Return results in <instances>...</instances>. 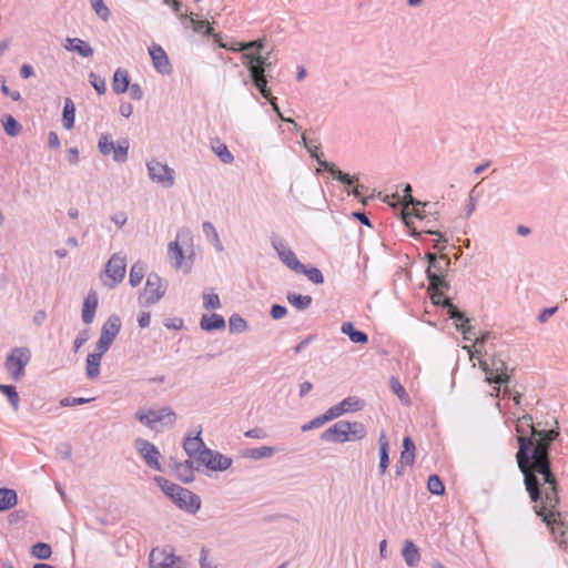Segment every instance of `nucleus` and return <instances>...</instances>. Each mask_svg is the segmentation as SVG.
<instances>
[{
    "label": "nucleus",
    "instance_id": "10",
    "mask_svg": "<svg viewBox=\"0 0 568 568\" xmlns=\"http://www.w3.org/2000/svg\"><path fill=\"white\" fill-rule=\"evenodd\" d=\"M31 359V352L27 347H16L7 356L4 367L12 379L18 382L24 376V368Z\"/></svg>",
    "mask_w": 568,
    "mask_h": 568
},
{
    "label": "nucleus",
    "instance_id": "42",
    "mask_svg": "<svg viewBox=\"0 0 568 568\" xmlns=\"http://www.w3.org/2000/svg\"><path fill=\"white\" fill-rule=\"evenodd\" d=\"M248 328L247 321L240 314H232L229 318V331L230 333H244Z\"/></svg>",
    "mask_w": 568,
    "mask_h": 568
},
{
    "label": "nucleus",
    "instance_id": "27",
    "mask_svg": "<svg viewBox=\"0 0 568 568\" xmlns=\"http://www.w3.org/2000/svg\"><path fill=\"white\" fill-rule=\"evenodd\" d=\"M402 556L406 565L410 568L417 567L420 561L419 548L414 544L413 540L406 539L403 545Z\"/></svg>",
    "mask_w": 568,
    "mask_h": 568
},
{
    "label": "nucleus",
    "instance_id": "18",
    "mask_svg": "<svg viewBox=\"0 0 568 568\" xmlns=\"http://www.w3.org/2000/svg\"><path fill=\"white\" fill-rule=\"evenodd\" d=\"M146 168L151 181L162 185L163 187H171L174 185V170L168 164L161 163L156 160H151L146 163Z\"/></svg>",
    "mask_w": 568,
    "mask_h": 568
},
{
    "label": "nucleus",
    "instance_id": "1",
    "mask_svg": "<svg viewBox=\"0 0 568 568\" xmlns=\"http://www.w3.org/2000/svg\"><path fill=\"white\" fill-rule=\"evenodd\" d=\"M554 423L555 426L549 429L531 427L530 437L518 435L516 453L517 466L523 474L530 503L542 499L544 487L547 504L552 508L560 504L559 484L552 471L550 458L551 444L560 436L558 420L555 419Z\"/></svg>",
    "mask_w": 568,
    "mask_h": 568
},
{
    "label": "nucleus",
    "instance_id": "29",
    "mask_svg": "<svg viewBox=\"0 0 568 568\" xmlns=\"http://www.w3.org/2000/svg\"><path fill=\"white\" fill-rule=\"evenodd\" d=\"M19 503L18 493L8 487H0V513L14 508Z\"/></svg>",
    "mask_w": 568,
    "mask_h": 568
},
{
    "label": "nucleus",
    "instance_id": "2",
    "mask_svg": "<svg viewBox=\"0 0 568 568\" xmlns=\"http://www.w3.org/2000/svg\"><path fill=\"white\" fill-rule=\"evenodd\" d=\"M153 479L163 491V494L169 497L178 508L191 515H195L200 510L202 505L200 496L178 484L170 481L165 477L154 476Z\"/></svg>",
    "mask_w": 568,
    "mask_h": 568
},
{
    "label": "nucleus",
    "instance_id": "6",
    "mask_svg": "<svg viewBox=\"0 0 568 568\" xmlns=\"http://www.w3.org/2000/svg\"><path fill=\"white\" fill-rule=\"evenodd\" d=\"M134 417L151 430L156 428L158 423L172 428L178 419L175 412L170 406H164L160 409L141 408L135 413Z\"/></svg>",
    "mask_w": 568,
    "mask_h": 568
},
{
    "label": "nucleus",
    "instance_id": "50",
    "mask_svg": "<svg viewBox=\"0 0 568 568\" xmlns=\"http://www.w3.org/2000/svg\"><path fill=\"white\" fill-rule=\"evenodd\" d=\"M449 318L459 322L460 324L470 323V318L460 311L453 302L446 307Z\"/></svg>",
    "mask_w": 568,
    "mask_h": 568
},
{
    "label": "nucleus",
    "instance_id": "3",
    "mask_svg": "<svg viewBox=\"0 0 568 568\" xmlns=\"http://www.w3.org/2000/svg\"><path fill=\"white\" fill-rule=\"evenodd\" d=\"M367 434L366 427L361 422H348L341 419L325 429L320 439L325 443H346L361 440Z\"/></svg>",
    "mask_w": 568,
    "mask_h": 568
},
{
    "label": "nucleus",
    "instance_id": "59",
    "mask_svg": "<svg viewBox=\"0 0 568 568\" xmlns=\"http://www.w3.org/2000/svg\"><path fill=\"white\" fill-rule=\"evenodd\" d=\"M166 4L171 7L172 11L179 17L181 22L185 23V20L189 18V16L182 11V2L180 0H171Z\"/></svg>",
    "mask_w": 568,
    "mask_h": 568
},
{
    "label": "nucleus",
    "instance_id": "11",
    "mask_svg": "<svg viewBox=\"0 0 568 568\" xmlns=\"http://www.w3.org/2000/svg\"><path fill=\"white\" fill-rule=\"evenodd\" d=\"M126 270L125 258L120 256L118 253H114L104 266L103 273L105 274L108 280H102L103 285L109 288H114L118 284H120L124 276ZM101 278H103L101 276Z\"/></svg>",
    "mask_w": 568,
    "mask_h": 568
},
{
    "label": "nucleus",
    "instance_id": "15",
    "mask_svg": "<svg viewBox=\"0 0 568 568\" xmlns=\"http://www.w3.org/2000/svg\"><path fill=\"white\" fill-rule=\"evenodd\" d=\"M179 241H182L184 244L187 241H192L191 232L187 229H181L178 231L176 240L171 241L168 245V256L171 260H174L173 266L176 270L185 265V272H190L192 266L189 263H184V252Z\"/></svg>",
    "mask_w": 568,
    "mask_h": 568
},
{
    "label": "nucleus",
    "instance_id": "34",
    "mask_svg": "<svg viewBox=\"0 0 568 568\" xmlns=\"http://www.w3.org/2000/svg\"><path fill=\"white\" fill-rule=\"evenodd\" d=\"M75 123V105L71 98L64 99L62 110V124L64 129L71 130Z\"/></svg>",
    "mask_w": 568,
    "mask_h": 568
},
{
    "label": "nucleus",
    "instance_id": "48",
    "mask_svg": "<svg viewBox=\"0 0 568 568\" xmlns=\"http://www.w3.org/2000/svg\"><path fill=\"white\" fill-rule=\"evenodd\" d=\"M389 387L394 392V394L399 398V400L404 404L409 403V396L404 388V386L400 384L399 379L395 376H392L389 378Z\"/></svg>",
    "mask_w": 568,
    "mask_h": 568
},
{
    "label": "nucleus",
    "instance_id": "58",
    "mask_svg": "<svg viewBox=\"0 0 568 568\" xmlns=\"http://www.w3.org/2000/svg\"><path fill=\"white\" fill-rule=\"evenodd\" d=\"M456 328L462 332L464 339L471 341L476 338V329L475 326L467 324H457Z\"/></svg>",
    "mask_w": 568,
    "mask_h": 568
},
{
    "label": "nucleus",
    "instance_id": "8",
    "mask_svg": "<svg viewBox=\"0 0 568 568\" xmlns=\"http://www.w3.org/2000/svg\"><path fill=\"white\" fill-rule=\"evenodd\" d=\"M535 514L541 518V520L546 524L547 528L550 530L551 535L555 538L562 537L566 534V527L560 519L561 514L557 511V507H550L547 504L546 495L542 493V499L538 503H534Z\"/></svg>",
    "mask_w": 568,
    "mask_h": 568
},
{
    "label": "nucleus",
    "instance_id": "40",
    "mask_svg": "<svg viewBox=\"0 0 568 568\" xmlns=\"http://www.w3.org/2000/svg\"><path fill=\"white\" fill-rule=\"evenodd\" d=\"M144 274H145V264L140 261L135 262L130 268V274H129L130 285L132 287H136L143 280Z\"/></svg>",
    "mask_w": 568,
    "mask_h": 568
},
{
    "label": "nucleus",
    "instance_id": "12",
    "mask_svg": "<svg viewBox=\"0 0 568 568\" xmlns=\"http://www.w3.org/2000/svg\"><path fill=\"white\" fill-rule=\"evenodd\" d=\"M121 326L122 323L120 316L118 314H111L101 327L100 337L95 344V348L106 353L120 333Z\"/></svg>",
    "mask_w": 568,
    "mask_h": 568
},
{
    "label": "nucleus",
    "instance_id": "39",
    "mask_svg": "<svg viewBox=\"0 0 568 568\" xmlns=\"http://www.w3.org/2000/svg\"><path fill=\"white\" fill-rule=\"evenodd\" d=\"M296 273L307 276V278L316 285L323 284L325 281L322 271L313 265L302 264V268H298Z\"/></svg>",
    "mask_w": 568,
    "mask_h": 568
},
{
    "label": "nucleus",
    "instance_id": "30",
    "mask_svg": "<svg viewBox=\"0 0 568 568\" xmlns=\"http://www.w3.org/2000/svg\"><path fill=\"white\" fill-rule=\"evenodd\" d=\"M341 332L354 344L368 343V335L365 332L357 329L352 322H344L341 326Z\"/></svg>",
    "mask_w": 568,
    "mask_h": 568
},
{
    "label": "nucleus",
    "instance_id": "19",
    "mask_svg": "<svg viewBox=\"0 0 568 568\" xmlns=\"http://www.w3.org/2000/svg\"><path fill=\"white\" fill-rule=\"evenodd\" d=\"M165 292L166 286L163 285L161 276L155 272L150 273L144 287L145 304H156L165 295Z\"/></svg>",
    "mask_w": 568,
    "mask_h": 568
},
{
    "label": "nucleus",
    "instance_id": "14",
    "mask_svg": "<svg viewBox=\"0 0 568 568\" xmlns=\"http://www.w3.org/2000/svg\"><path fill=\"white\" fill-rule=\"evenodd\" d=\"M196 459L214 471H224L232 466V458L221 454L217 450H213L205 446L204 449L200 450V455L196 456Z\"/></svg>",
    "mask_w": 568,
    "mask_h": 568
},
{
    "label": "nucleus",
    "instance_id": "20",
    "mask_svg": "<svg viewBox=\"0 0 568 568\" xmlns=\"http://www.w3.org/2000/svg\"><path fill=\"white\" fill-rule=\"evenodd\" d=\"M149 53L152 59L153 67L159 73L163 75H170L172 73V64L166 52L161 45L153 43L149 48Z\"/></svg>",
    "mask_w": 568,
    "mask_h": 568
},
{
    "label": "nucleus",
    "instance_id": "37",
    "mask_svg": "<svg viewBox=\"0 0 568 568\" xmlns=\"http://www.w3.org/2000/svg\"><path fill=\"white\" fill-rule=\"evenodd\" d=\"M287 302L298 311L307 310L313 302L311 295H302L294 292H288L286 295Z\"/></svg>",
    "mask_w": 568,
    "mask_h": 568
},
{
    "label": "nucleus",
    "instance_id": "16",
    "mask_svg": "<svg viewBox=\"0 0 568 568\" xmlns=\"http://www.w3.org/2000/svg\"><path fill=\"white\" fill-rule=\"evenodd\" d=\"M134 447L148 467L156 471H162V466L160 464L161 453L153 443L138 437L134 440Z\"/></svg>",
    "mask_w": 568,
    "mask_h": 568
},
{
    "label": "nucleus",
    "instance_id": "13",
    "mask_svg": "<svg viewBox=\"0 0 568 568\" xmlns=\"http://www.w3.org/2000/svg\"><path fill=\"white\" fill-rule=\"evenodd\" d=\"M490 368L493 376H486V382L496 384L495 390L500 392V386H504L505 392H510L511 376L508 374V367L504 359L493 355L490 361Z\"/></svg>",
    "mask_w": 568,
    "mask_h": 568
},
{
    "label": "nucleus",
    "instance_id": "21",
    "mask_svg": "<svg viewBox=\"0 0 568 568\" xmlns=\"http://www.w3.org/2000/svg\"><path fill=\"white\" fill-rule=\"evenodd\" d=\"M179 558L165 548L155 547L149 555L150 568H171Z\"/></svg>",
    "mask_w": 568,
    "mask_h": 568
},
{
    "label": "nucleus",
    "instance_id": "24",
    "mask_svg": "<svg viewBox=\"0 0 568 568\" xmlns=\"http://www.w3.org/2000/svg\"><path fill=\"white\" fill-rule=\"evenodd\" d=\"M99 304L98 293L91 290L85 296L82 305L81 317L84 324L89 325L93 322Z\"/></svg>",
    "mask_w": 568,
    "mask_h": 568
},
{
    "label": "nucleus",
    "instance_id": "55",
    "mask_svg": "<svg viewBox=\"0 0 568 568\" xmlns=\"http://www.w3.org/2000/svg\"><path fill=\"white\" fill-rule=\"evenodd\" d=\"M203 306L206 310H216L221 307V301L217 294H204L203 295Z\"/></svg>",
    "mask_w": 568,
    "mask_h": 568
},
{
    "label": "nucleus",
    "instance_id": "47",
    "mask_svg": "<svg viewBox=\"0 0 568 568\" xmlns=\"http://www.w3.org/2000/svg\"><path fill=\"white\" fill-rule=\"evenodd\" d=\"M202 230H203V233L205 234V236L207 239H210L211 242L214 244L216 250L223 251V245L220 241L219 234H217L214 225L211 222L206 221L202 224Z\"/></svg>",
    "mask_w": 568,
    "mask_h": 568
},
{
    "label": "nucleus",
    "instance_id": "38",
    "mask_svg": "<svg viewBox=\"0 0 568 568\" xmlns=\"http://www.w3.org/2000/svg\"><path fill=\"white\" fill-rule=\"evenodd\" d=\"M212 150L222 163L231 164L234 161V156L226 144L221 142L219 139H216L212 144Z\"/></svg>",
    "mask_w": 568,
    "mask_h": 568
},
{
    "label": "nucleus",
    "instance_id": "43",
    "mask_svg": "<svg viewBox=\"0 0 568 568\" xmlns=\"http://www.w3.org/2000/svg\"><path fill=\"white\" fill-rule=\"evenodd\" d=\"M0 393L3 394L14 410H18L20 397L14 385L0 384Z\"/></svg>",
    "mask_w": 568,
    "mask_h": 568
},
{
    "label": "nucleus",
    "instance_id": "26",
    "mask_svg": "<svg viewBox=\"0 0 568 568\" xmlns=\"http://www.w3.org/2000/svg\"><path fill=\"white\" fill-rule=\"evenodd\" d=\"M201 434L202 430L200 429L194 436L187 435L183 440V449L190 458H196L200 455V450L205 448Z\"/></svg>",
    "mask_w": 568,
    "mask_h": 568
},
{
    "label": "nucleus",
    "instance_id": "32",
    "mask_svg": "<svg viewBox=\"0 0 568 568\" xmlns=\"http://www.w3.org/2000/svg\"><path fill=\"white\" fill-rule=\"evenodd\" d=\"M379 444V464L378 470L381 475H384L389 465V444L386 434L382 432L378 438Z\"/></svg>",
    "mask_w": 568,
    "mask_h": 568
},
{
    "label": "nucleus",
    "instance_id": "56",
    "mask_svg": "<svg viewBox=\"0 0 568 568\" xmlns=\"http://www.w3.org/2000/svg\"><path fill=\"white\" fill-rule=\"evenodd\" d=\"M89 339H90V329L89 328H84V329L80 331L79 334L77 335V337L73 341L72 351L74 353L79 352V349L82 347V345L84 343H87Z\"/></svg>",
    "mask_w": 568,
    "mask_h": 568
},
{
    "label": "nucleus",
    "instance_id": "23",
    "mask_svg": "<svg viewBox=\"0 0 568 568\" xmlns=\"http://www.w3.org/2000/svg\"><path fill=\"white\" fill-rule=\"evenodd\" d=\"M361 408H362V402L359 399H356L354 397H347V398H344L338 404L328 408L327 413H328L331 419L333 420L335 418H338L339 416H342L345 413L357 412Z\"/></svg>",
    "mask_w": 568,
    "mask_h": 568
},
{
    "label": "nucleus",
    "instance_id": "35",
    "mask_svg": "<svg viewBox=\"0 0 568 568\" xmlns=\"http://www.w3.org/2000/svg\"><path fill=\"white\" fill-rule=\"evenodd\" d=\"M402 192H403V195L399 194V191L397 190L394 194H393V197L396 199L402 205L404 206H409V205H423V206H426L428 205V203H422L419 201H417L415 197H413L412 195V192H413V189L410 186V184H405L402 189Z\"/></svg>",
    "mask_w": 568,
    "mask_h": 568
},
{
    "label": "nucleus",
    "instance_id": "25",
    "mask_svg": "<svg viewBox=\"0 0 568 568\" xmlns=\"http://www.w3.org/2000/svg\"><path fill=\"white\" fill-rule=\"evenodd\" d=\"M105 353L94 348L92 353H89L85 359V375L88 379H95L100 375L101 359Z\"/></svg>",
    "mask_w": 568,
    "mask_h": 568
},
{
    "label": "nucleus",
    "instance_id": "28",
    "mask_svg": "<svg viewBox=\"0 0 568 568\" xmlns=\"http://www.w3.org/2000/svg\"><path fill=\"white\" fill-rule=\"evenodd\" d=\"M200 327L204 332H214L225 328V320L217 313L204 314L200 321Z\"/></svg>",
    "mask_w": 568,
    "mask_h": 568
},
{
    "label": "nucleus",
    "instance_id": "5",
    "mask_svg": "<svg viewBox=\"0 0 568 568\" xmlns=\"http://www.w3.org/2000/svg\"><path fill=\"white\" fill-rule=\"evenodd\" d=\"M265 40L256 39L252 41H242L239 43L237 49H243V53L241 54L242 64L250 69L248 60H252L251 63L256 65V68L264 67V63H270V67H274L276 63V59H272L271 52L264 53Z\"/></svg>",
    "mask_w": 568,
    "mask_h": 568
},
{
    "label": "nucleus",
    "instance_id": "4",
    "mask_svg": "<svg viewBox=\"0 0 568 568\" xmlns=\"http://www.w3.org/2000/svg\"><path fill=\"white\" fill-rule=\"evenodd\" d=\"M425 260L428 263L426 277L433 290L448 291L450 285L446 280V273L450 266V258L446 253H426Z\"/></svg>",
    "mask_w": 568,
    "mask_h": 568
},
{
    "label": "nucleus",
    "instance_id": "36",
    "mask_svg": "<svg viewBox=\"0 0 568 568\" xmlns=\"http://www.w3.org/2000/svg\"><path fill=\"white\" fill-rule=\"evenodd\" d=\"M1 123L6 134L10 138L18 136L22 130L20 122L11 114H3Z\"/></svg>",
    "mask_w": 568,
    "mask_h": 568
},
{
    "label": "nucleus",
    "instance_id": "7",
    "mask_svg": "<svg viewBox=\"0 0 568 568\" xmlns=\"http://www.w3.org/2000/svg\"><path fill=\"white\" fill-rule=\"evenodd\" d=\"M302 140L311 156L315 159L318 165L323 168L327 173H329L334 180L341 182L347 189L353 186L354 183L358 181L357 175H349L348 173L339 170L334 163L322 160L318 154L317 145L314 143V141L308 140L305 133L302 134Z\"/></svg>",
    "mask_w": 568,
    "mask_h": 568
},
{
    "label": "nucleus",
    "instance_id": "49",
    "mask_svg": "<svg viewBox=\"0 0 568 568\" xmlns=\"http://www.w3.org/2000/svg\"><path fill=\"white\" fill-rule=\"evenodd\" d=\"M331 417L327 413V410L320 415V416H316L315 418H313L312 420H310L308 423L302 425L301 427V430L303 433H306V432H310L312 429H316V428H320L321 426H323L325 423L327 422H331Z\"/></svg>",
    "mask_w": 568,
    "mask_h": 568
},
{
    "label": "nucleus",
    "instance_id": "9",
    "mask_svg": "<svg viewBox=\"0 0 568 568\" xmlns=\"http://www.w3.org/2000/svg\"><path fill=\"white\" fill-rule=\"evenodd\" d=\"M98 149L104 156L112 153L114 162L124 163L128 160L130 142L126 138H122L114 144L110 134H102L98 141Z\"/></svg>",
    "mask_w": 568,
    "mask_h": 568
},
{
    "label": "nucleus",
    "instance_id": "53",
    "mask_svg": "<svg viewBox=\"0 0 568 568\" xmlns=\"http://www.w3.org/2000/svg\"><path fill=\"white\" fill-rule=\"evenodd\" d=\"M426 233L438 236L433 241V248L437 250L439 254L444 253L448 244V240L439 231L428 230Z\"/></svg>",
    "mask_w": 568,
    "mask_h": 568
},
{
    "label": "nucleus",
    "instance_id": "62",
    "mask_svg": "<svg viewBox=\"0 0 568 568\" xmlns=\"http://www.w3.org/2000/svg\"><path fill=\"white\" fill-rule=\"evenodd\" d=\"M528 426L530 429L531 427H535L534 426V423H532V416L529 415V414H525L523 415L521 417L518 418V424L516 425V430L517 433H519V435H524V426Z\"/></svg>",
    "mask_w": 568,
    "mask_h": 568
},
{
    "label": "nucleus",
    "instance_id": "46",
    "mask_svg": "<svg viewBox=\"0 0 568 568\" xmlns=\"http://www.w3.org/2000/svg\"><path fill=\"white\" fill-rule=\"evenodd\" d=\"M427 489L430 494L436 496H443L445 494V485L439 475H429L427 480Z\"/></svg>",
    "mask_w": 568,
    "mask_h": 568
},
{
    "label": "nucleus",
    "instance_id": "41",
    "mask_svg": "<svg viewBox=\"0 0 568 568\" xmlns=\"http://www.w3.org/2000/svg\"><path fill=\"white\" fill-rule=\"evenodd\" d=\"M280 260L295 273L298 271V268H302L303 263L300 262V260L296 257V254L291 248L280 252Z\"/></svg>",
    "mask_w": 568,
    "mask_h": 568
},
{
    "label": "nucleus",
    "instance_id": "63",
    "mask_svg": "<svg viewBox=\"0 0 568 568\" xmlns=\"http://www.w3.org/2000/svg\"><path fill=\"white\" fill-rule=\"evenodd\" d=\"M175 476L183 484H191L195 478L194 474L187 469H184L182 465H179V471L175 473Z\"/></svg>",
    "mask_w": 568,
    "mask_h": 568
},
{
    "label": "nucleus",
    "instance_id": "33",
    "mask_svg": "<svg viewBox=\"0 0 568 568\" xmlns=\"http://www.w3.org/2000/svg\"><path fill=\"white\" fill-rule=\"evenodd\" d=\"M277 452L276 447L262 446L256 448H247L244 450L243 456L252 460H260L263 458H270Z\"/></svg>",
    "mask_w": 568,
    "mask_h": 568
},
{
    "label": "nucleus",
    "instance_id": "57",
    "mask_svg": "<svg viewBox=\"0 0 568 568\" xmlns=\"http://www.w3.org/2000/svg\"><path fill=\"white\" fill-rule=\"evenodd\" d=\"M94 398L85 397H64L60 400L62 407L78 406L92 402Z\"/></svg>",
    "mask_w": 568,
    "mask_h": 568
},
{
    "label": "nucleus",
    "instance_id": "45",
    "mask_svg": "<svg viewBox=\"0 0 568 568\" xmlns=\"http://www.w3.org/2000/svg\"><path fill=\"white\" fill-rule=\"evenodd\" d=\"M31 555L34 558L47 560L52 555V548L49 544L43 541H38L31 547Z\"/></svg>",
    "mask_w": 568,
    "mask_h": 568
},
{
    "label": "nucleus",
    "instance_id": "44",
    "mask_svg": "<svg viewBox=\"0 0 568 568\" xmlns=\"http://www.w3.org/2000/svg\"><path fill=\"white\" fill-rule=\"evenodd\" d=\"M186 28L189 24L192 26V29L196 33L203 32L205 36L213 34L214 29L210 26V23L206 20H194L191 16L185 20V23H183Z\"/></svg>",
    "mask_w": 568,
    "mask_h": 568
},
{
    "label": "nucleus",
    "instance_id": "17",
    "mask_svg": "<svg viewBox=\"0 0 568 568\" xmlns=\"http://www.w3.org/2000/svg\"><path fill=\"white\" fill-rule=\"evenodd\" d=\"M252 60H248L247 63L250 64V69H247L250 73V80L252 84L257 89V91L268 101L272 100L274 97L271 94V90L267 87L270 72L273 67H270V63H264V67L256 68L253 63H251Z\"/></svg>",
    "mask_w": 568,
    "mask_h": 568
},
{
    "label": "nucleus",
    "instance_id": "60",
    "mask_svg": "<svg viewBox=\"0 0 568 568\" xmlns=\"http://www.w3.org/2000/svg\"><path fill=\"white\" fill-rule=\"evenodd\" d=\"M0 90L4 95L10 97L13 101H20L22 99L19 91H11L9 89V87L6 84V78L3 75L0 77Z\"/></svg>",
    "mask_w": 568,
    "mask_h": 568
},
{
    "label": "nucleus",
    "instance_id": "31",
    "mask_svg": "<svg viewBox=\"0 0 568 568\" xmlns=\"http://www.w3.org/2000/svg\"><path fill=\"white\" fill-rule=\"evenodd\" d=\"M130 75L124 69H116L113 74L112 89L115 94L125 93L130 87Z\"/></svg>",
    "mask_w": 568,
    "mask_h": 568
},
{
    "label": "nucleus",
    "instance_id": "64",
    "mask_svg": "<svg viewBox=\"0 0 568 568\" xmlns=\"http://www.w3.org/2000/svg\"><path fill=\"white\" fill-rule=\"evenodd\" d=\"M163 325L168 328V329H175V331H179V329H182L183 326H184V321L182 317H172V318H166L164 322H163Z\"/></svg>",
    "mask_w": 568,
    "mask_h": 568
},
{
    "label": "nucleus",
    "instance_id": "51",
    "mask_svg": "<svg viewBox=\"0 0 568 568\" xmlns=\"http://www.w3.org/2000/svg\"><path fill=\"white\" fill-rule=\"evenodd\" d=\"M430 298L434 305L442 306L446 308L450 305L452 300L445 296L446 291L433 290L429 287Z\"/></svg>",
    "mask_w": 568,
    "mask_h": 568
},
{
    "label": "nucleus",
    "instance_id": "61",
    "mask_svg": "<svg viewBox=\"0 0 568 568\" xmlns=\"http://www.w3.org/2000/svg\"><path fill=\"white\" fill-rule=\"evenodd\" d=\"M287 314V308L286 306L284 305H281V304H273L271 306V310H270V316L273 318V320H281L283 317H285Z\"/></svg>",
    "mask_w": 568,
    "mask_h": 568
},
{
    "label": "nucleus",
    "instance_id": "54",
    "mask_svg": "<svg viewBox=\"0 0 568 568\" xmlns=\"http://www.w3.org/2000/svg\"><path fill=\"white\" fill-rule=\"evenodd\" d=\"M89 81L91 85L94 88L98 94H104L106 87H105V80L103 78H100L94 72L89 73Z\"/></svg>",
    "mask_w": 568,
    "mask_h": 568
},
{
    "label": "nucleus",
    "instance_id": "52",
    "mask_svg": "<svg viewBox=\"0 0 568 568\" xmlns=\"http://www.w3.org/2000/svg\"><path fill=\"white\" fill-rule=\"evenodd\" d=\"M91 6L97 13V16L102 19L103 21H108L110 18V10L105 6L103 0H90Z\"/></svg>",
    "mask_w": 568,
    "mask_h": 568
},
{
    "label": "nucleus",
    "instance_id": "22",
    "mask_svg": "<svg viewBox=\"0 0 568 568\" xmlns=\"http://www.w3.org/2000/svg\"><path fill=\"white\" fill-rule=\"evenodd\" d=\"M62 47L69 52L78 53L81 58H91L94 54V50L90 43L80 38L67 37L62 42Z\"/></svg>",
    "mask_w": 568,
    "mask_h": 568
}]
</instances>
